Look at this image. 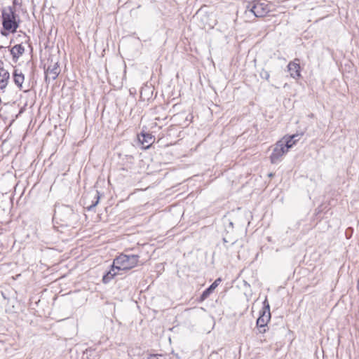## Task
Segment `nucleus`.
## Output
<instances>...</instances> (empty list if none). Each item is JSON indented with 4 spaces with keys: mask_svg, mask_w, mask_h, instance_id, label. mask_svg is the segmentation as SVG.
Returning <instances> with one entry per match:
<instances>
[{
    "mask_svg": "<svg viewBox=\"0 0 359 359\" xmlns=\"http://www.w3.org/2000/svg\"><path fill=\"white\" fill-rule=\"evenodd\" d=\"M139 256L136 255L121 254L113 262L111 269L103 276V282L108 283L116 274V270H130L137 265Z\"/></svg>",
    "mask_w": 359,
    "mask_h": 359,
    "instance_id": "1",
    "label": "nucleus"
},
{
    "mask_svg": "<svg viewBox=\"0 0 359 359\" xmlns=\"http://www.w3.org/2000/svg\"><path fill=\"white\" fill-rule=\"evenodd\" d=\"M269 11V8L265 3L256 1L253 3V6L250 5L247 6L245 15L247 17H250L251 15L256 18H262L266 15Z\"/></svg>",
    "mask_w": 359,
    "mask_h": 359,
    "instance_id": "2",
    "label": "nucleus"
},
{
    "mask_svg": "<svg viewBox=\"0 0 359 359\" xmlns=\"http://www.w3.org/2000/svg\"><path fill=\"white\" fill-rule=\"evenodd\" d=\"M3 26L6 30L15 32L18 25L15 21L14 13L9 9L8 11H4L2 14Z\"/></svg>",
    "mask_w": 359,
    "mask_h": 359,
    "instance_id": "3",
    "label": "nucleus"
},
{
    "mask_svg": "<svg viewBox=\"0 0 359 359\" xmlns=\"http://www.w3.org/2000/svg\"><path fill=\"white\" fill-rule=\"evenodd\" d=\"M287 151L285 149L283 144L280 143V141H278L273 146V151L270 156L271 163L273 164H276L279 163L282 157L287 153Z\"/></svg>",
    "mask_w": 359,
    "mask_h": 359,
    "instance_id": "4",
    "label": "nucleus"
},
{
    "mask_svg": "<svg viewBox=\"0 0 359 359\" xmlns=\"http://www.w3.org/2000/svg\"><path fill=\"white\" fill-rule=\"evenodd\" d=\"M271 319L270 306L267 299L264 302V307L260 316L257 320V327H265Z\"/></svg>",
    "mask_w": 359,
    "mask_h": 359,
    "instance_id": "5",
    "label": "nucleus"
},
{
    "mask_svg": "<svg viewBox=\"0 0 359 359\" xmlns=\"http://www.w3.org/2000/svg\"><path fill=\"white\" fill-rule=\"evenodd\" d=\"M288 71L290 76L293 79H299L301 76L300 74V65L299 60L295 59L294 61L290 62L287 65Z\"/></svg>",
    "mask_w": 359,
    "mask_h": 359,
    "instance_id": "6",
    "label": "nucleus"
},
{
    "mask_svg": "<svg viewBox=\"0 0 359 359\" xmlns=\"http://www.w3.org/2000/svg\"><path fill=\"white\" fill-rule=\"evenodd\" d=\"M60 68L57 62L48 67L46 71V79L55 80L60 74Z\"/></svg>",
    "mask_w": 359,
    "mask_h": 359,
    "instance_id": "7",
    "label": "nucleus"
},
{
    "mask_svg": "<svg viewBox=\"0 0 359 359\" xmlns=\"http://www.w3.org/2000/svg\"><path fill=\"white\" fill-rule=\"evenodd\" d=\"M299 135H292L291 136H285L280 140V143L283 144L285 149L288 151V150L292 148L297 142V140H293L294 138L298 137Z\"/></svg>",
    "mask_w": 359,
    "mask_h": 359,
    "instance_id": "8",
    "label": "nucleus"
},
{
    "mask_svg": "<svg viewBox=\"0 0 359 359\" xmlns=\"http://www.w3.org/2000/svg\"><path fill=\"white\" fill-rule=\"evenodd\" d=\"M139 141L144 149H148L153 143L154 140L151 134H142V137H139Z\"/></svg>",
    "mask_w": 359,
    "mask_h": 359,
    "instance_id": "9",
    "label": "nucleus"
},
{
    "mask_svg": "<svg viewBox=\"0 0 359 359\" xmlns=\"http://www.w3.org/2000/svg\"><path fill=\"white\" fill-rule=\"evenodd\" d=\"M25 48L21 44H17L11 49V54L13 59H18L24 53Z\"/></svg>",
    "mask_w": 359,
    "mask_h": 359,
    "instance_id": "10",
    "label": "nucleus"
},
{
    "mask_svg": "<svg viewBox=\"0 0 359 359\" xmlns=\"http://www.w3.org/2000/svg\"><path fill=\"white\" fill-rule=\"evenodd\" d=\"M10 77L9 73L3 69L0 70V88L4 89L7 84Z\"/></svg>",
    "mask_w": 359,
    "mask_h": 359,
    "instance_id": "11",
    "label": "nucleus"
},
{
    "mask_svg": "<svg viewBox=\"0 0 359 359\" xmlns=\"http://www.w3.org/2000/svg\"><path fill=\"white\" fill-rule=\"evenodd\" d=\"M14 77V81L15 83L19 86L21 87L22 84L24 81V76L22 73H18V72L15 70L13 74Z\"/></svg>",
    "mask_w": 359,
    "mask_h": 359,
    "instance_id": "12",
    "label": "nucleus"
},
{
    "mask_svg": "<svg viewBox=\"0 0 359 359\" xmlns=\"http://www.w3.org/2000/svg\"><path fill=\"white\" fill-rule=\"evenodd\" d=\"M220 281H221L220 278L215 280V282L208 288H207L205 290L206 292L209 293L210 294V293H212V291L218 286L219 283Z\"/></svg>",
    "mask_w": 359,
    "mask_h": 359,
    "instance_id": "13",
    "label": "nucleus"
},
{
    "mask_svg": "<svg viewBox=\"0 0 359 359\" xmlns=\"http://www.w3.org/2000/svg\"><path fill=\"white\" fill-rule=\"evenodd\" d=\"M95 198H96L95 202V203H93L92 205H90L88 208V209L89 210H92V209H93L94 207H95V206L98 204V203H99V201H100V196H99V193H98V191H97V193H96Z\"/></svg>",
    "mask_w": 359,
    "mask_h": 359,
    "instance_id": "14",
    "label": "nucleus"
},
{
    "mask_svg": "<svg viewBox=\"0 0 359 359\" xmlns=\"http://www.w3.org/2000/svg\"><path fill=\"white\" fill-rule=\"evenodd\" d=\"M261 76L263 78V79H265L266 80H269V73L266 71H263V72L261 73Z\"/></svg>",
    "mask_w": 359,
    "mask_h": 359,
    "instance_id": "15",
    "label": "nucleus"
},
{
    "mask_svg": "<svg viewBox=\"0 0 359 359\" xmlns=\"http://www.w3.org/2000/svg\"><path fill=\"white\" fill-rule=\"evenodd\" d=\"M148 359H165V358L163 356V355H151Z\"/></svg>",
    "mask_w": 359,
    "mask_h": 359,
    "instance_id": "16",
    "label": "nucleus"
},
{
    "mask_svg": "<svg viewBox=\"0 0 359 359\" xmlns=\"http://www.w3.org/2000/svg\"><path fill=\"white\" fill-rule=\"evenodd\" d=\"M210 295L209 293L206 292V290L203 291V294H201V299L204 300Z\"/></svg>",
    "mask_w": 359,
    "mask_h": 359,
    "instance_id": "17",
    "label": "nucleus"
},
{
    "mask_svg": "<svg viewBox=\"0 0 359 359\" xmlns=\"http://www.w3.org/2000/svg\"><path fill=\"white\" fill-rule=\"evenodd\" d=\"M259 333L264 334L266 332V330L265 327H262L259 329Z\"/></svg>",
    "mask_w": 359,
    "mask_h": 359,
    "instance_id": "18",
    "label": "nucleus"
},
{
    "mask_svg": "<svg viewBox=\"0 0 359 359\" xmlns=\"http://www.w3.org/2000/svg\"><path fill=\"white\" fill-rule=\"evenodd\" d=\"M293 140H297V142L299 140V139H297V137H296V138H294Z\"/></svg>",
    "mask_w": 359,
    "mask_h": 359,
    "instance_id": "19",
    "label": "nucleus"
}]
</instances>
